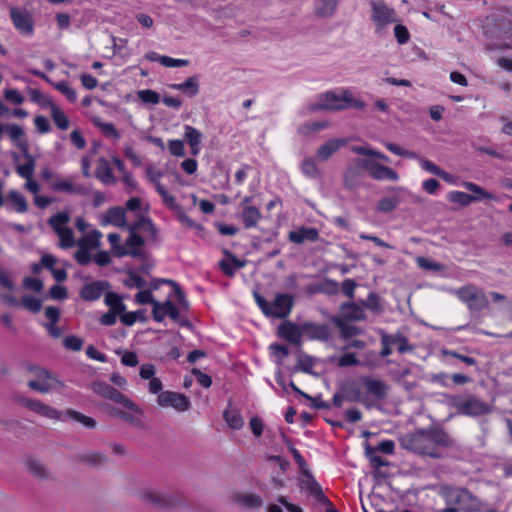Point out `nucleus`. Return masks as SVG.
Segmentation results:
<instances>
[{
    "mask_svg": "<svg viewBox=\"0 0 512 512\" xmlns=\"http://www.w3.org/2000/svg\"><path fill=\"white\" fill-rule=\"evenodd\" d=\"M347 144L345 139L334 138L330 139L324 144H322L316 151V159L325 162L327 161L334 153L339 151L342 147Z\"/></svg>",
    "mask_w": 512,
    "mask_h": 512,
    "instance_id": "23",
    "label": "nucleus"
},
{
    "mask_svg": "<svg viewBox=\"0 0 512 512\" xmlns=\"http://www.w3.org/2000/svg\"><path fill=\"white\" fill-rule=\"evenodd\" d=\"M51 187L55 191L66 192L70 194H83L85 189L81 185H75L72 181L67 179H56Z\"/></svg>",
    "mask_w": 512,
    "mask_h": 512,
    "instance_id": "36",
    "label": "nucleus"
},
{
    "mask_svg": "<svg viewBox=\"0 0 512 512\" xmlns=\"http://www.w3.org/2000/svg\"><path fill=\"white\" fill-rule=\"evenodd\" d=\"M371 7V20L375 26V33L382 34L386 31L387 27L391 24L398 22L397 12L389 7L382 0H372Z\"/></svg>",
    "mask_w": 512,
    "mask_h": 512,
    "instance_id": "3",
    "label": "nucleus"
},
{
    "mask_svg": "<svg viewBox=\"0 0 512 512\" xmlns=\"http://www.w3.org/2000/svg\"><path fill=\"white\" fill-rule=\"evenodd\" d=\"M26 465L28 470L37 477L45 478L49 474L46 467L37 460H28Z\"/></svg>",
    "mask_w": 512,
    "mask_h": 512,
    "instance_id": "58",
    "label": "nucleus"
},
{
    "mask_svg": "<svg viewBox=\"0 0 512 512\" xmlns=\"http://www.w3.org/2000/svg\"><path fill=\"white\" fill-rule=\"evenodd\" d=\"M23 153L27 162L25 164L18 165L16 167V172L21 178L28 179L33 177L36 163L34 157L30 155L28 151Z\"/></svg>",
    "mask_w": 512,
    "mask_h": 512,
    "instance_id": "40",
    "label": "nucleus"
},
{
    "mask_svg": "<svg viewBox=\"0 0 512 512\" xmlns=\"http://www.w3.org/2000/svg\"><path fill=\"white\" fill-rule=\"evenodd\" d=\"M184 138L190 146L191 154L198 155L201 150L202 133L190 125H185Z\"/></svg>",
    "mask_w": 512,
    "mask_h": 512,
    "instance_id": "29",
    "label": "nucleus"
},
{
    "mask_svg": "<svg viewBox=\"0 0 512 512\" xmlns=\"http://www.w3.org/2000/svg\"><path fill=\"white\" fill-rule=\"evenodd\" d=\"M105 304L109 306L110 312L118 314L120 317L126 310V306L122 298L115 292H107L105 294Z\"/></svg>",
    "mask_w": 512,
    "mask_h": 512,
    "instance_id": "38",
    "label": "nucleus"
},
{
    "mask_svg": "<svg viewBox=\"0 0 512 512\" xmlns=\"http://www.w3.org/2000/svg\"><path fill=\"white\" fill-rule=\"evenodd\" d=\"M157 403L163 408L171 407L178 412L187 411L190 407L188 397L173 391L161 392L157 397Z\"/></svg>",
    "mask_w": 512,
    "mask_h": 512,
    "instance_id": "14",
    "label": "nucleus"
},
{
    "mask_svg": "<svg viewBox=\"0 0 512 512\" xmlns=\"http://www.w3.org/2000/svg\"><path fill=\"white\" fill-rule=\"evenodd\" d=\"M362 306H363V308L366 307L375 313H380L382 311L379 297L373 292L368 294V296H367L366 300L363 302Z\"/></svg>",
    "mask_w": 512,
    "mask_h": 512,
    "instance_id": "60",
    "label": "nucleus"
},
{
    "mask_svg": "<svg viewBox=\"0 0 512 512\" xmlns=\"http://www.w3.org/2000/svg\"><path fill=\"white\" fill-rule=\"evenodd\" d=\"M261 217L259 209L255 206H245L241 209V219L246 229L256 227Z\"/></svg>",
    "mask_w": 512,
    "mask_h": 512,
    "instance_id": "35",
    "label": "nucleus"
},
{
    "mask_svg": "<svg viewBox=\"0 0 512 512\" xmlns=\"http://www.w3.org/2000/svg\"><path fill=\"white\" fill-rule=\"evenodd\" d=\"M224 419L228 426L235 430L242 428L244 424L242 416L236 410H226L224 412Z\"/></svg>",
    "mask_w": 512,
    "mask_h": 512,
    "instance_id": "47",
    "label": "nucleus"
},
{
    "mask_svg": "<svg viewBox=\"0 0 512 512\" xmlns=\"http://www.w3.org/2000/svg\"><path fill=\"white\" fill-rule=\"evenodd\" d=\"M156 191L161 196L162 201L166 207L174 211L180 208V206L176 202L175 197L168 192L164 185L157 187Z\"/></svg>",
    "mask_w": 512,
    "mask_h": 512,
    "instance_id": "49",
    "label": "nucleus"
},
{
    "mask_svg": "<svg viewBox=\"0 0 512 512\" xmlns=\"http://www.w3.org/2000/svg\"><path fill=\"white\" fill-rule=\"evenodd\" d=\"M363 384L366 391L376 399L382 400L387 397L390 387L382 380L364 377Z\"/></svg>",
    "mask_w": 512,
    "mask_h": 512,
    "instance_id": "25",
    "label": "nucleus"
},
{
    "mask_svg": "<svg viewBox=\"0 0 512 512\" xmlns=\"http://www.w3.org/2000/svg\"><path fill=\"white\" fill-rule=\"evenodd\" d=\"M171 88L186 93L190 97H194L199 92V76H190L182 83L172 84Z\"/></svg>",
    "mask_w": 512,
    "mask_h": 512,
    "instance_id": "34",
    "label": "nucleus"
},
{
    "mask_svg": "<svg viewBox=\"0 0 512 512\" xmlns=\"http://www.w3.org/2000/svg\"><path fill=\"white\" fill-rule=\"evenodd\" d=\"M452 405L459 414L470 417H478L492 412V406L474 396L454 397Z\"/></svg>",
    "mask_w": 512,
    "mask_h": 512,
    "instance_id": "5",
    "label": "nucleus"
},
{
    "mask_svg": "<svg viewBox=\"0 0 512 512\" xmlns=\"http://www.w3.org/2000/svg\"><path fill=\"white\" fill-rule=\"evenodd\" d=\"M462 186L474 194L471 195L472 197H477L475 198V202L479 201L482 198L490 200L494 199L493 194L489 193L488 191H486L485 189H483L482 187L473 182H463Z\"/></svg>",
    "mask_w": 512,
    "mask_h": 512,
    "instance_id": "44",
    "label": "nucleus"
},
{
    "mask_svg": "<svg viewBox=\"0 0 512 512\" xmlns=\"http://www.w3.org/2000/svg\"><path fill=\"white\" fill-rule=\"evenodd\" d=\"M303 336L310 340L325 341L330 336V329L325 324H317L314 322H304L302 324Z\"/></svg>",
    "mask_w": 512,
    "mask_h": 512,
    "instance_id": "22",
    "label": "nucleus"
},
{
    "mask_svg": "<svg viewBox=\"0 0 512 512\" xmlns=\"http://www.w3.org/2000/svg\"><path fill=\"white\" fill-rule=\"evenodd\" d=\"M144 497L147 501L154 505L165 506L168 504L166 496L157 490H149L145 492Z\"/></svg>",
    "mask_w": 512,
    "mask_h": 512,
    "instance_id": "57",
    "label": "nucleus"
},
{
    "mask_svg": "<svg viewBox=\"0 0 512 512\" xmlns=\"http://www.w3.org/2000/svg\"><path fill=\"white\" fill-rule=\"evenodd\" d=\"M137 96L144 104L156 105L160 102V95L151 89L139 90Z\"/></svg>",
    "mask_w": 512,
    "mask_h": 512,
    "instance_id": "51",
    "label": "nucleus"
},
{
    "mask_svg": "<svg viewBox=\"0 0 512 512\" xmlns=\"http://www.w3.org/2000/svg\"><path fill=\"white\" fill-rule=\"evenodd\" d=\"M62 415L64 418V422L70 420L79 423L80 425L88 429H94L97 425L96 421L93 418L86 416L73 409H67L62 413Z\"/></svg>",
    "mask_w": 512,
    "mask_h": 512,
    "instance_id": "31",
    "label": "nucleus"
},
{
    "mask_svg": "<svg viewBox=\"0 0 512 512\" xmlns=\"http://www.w3.org/2000/svg\"><path fill=\"white\" fill-rule=\"evenodd\" d=\"M342 317L350 321H360L365 318V311L362 305L356 303H345L341 305Z\"/></svg>",
    "mask_w": 512,
    "mask_h": 512,
    "instance_id": "33",
    "label": "nucleus"
},
{
    "mask_svg": "<svg viewBox=\"0 0 512 512\" xmlns=\"http://www.w3.org/2000/svg\"><path fill=\"white\" fill-rule=\"evenodd\" d=\"M177 211V218L180 221V223L187 227L196 230V232L203 231V226L197 222H195L193 219H191L182 209L181 207L176 210Z\"/></svg>",
    "mask_w": 512,
    "mask_h": 512,
    "instance_id": "52",
    "label": "nucleus"
},
{
    "mask_svg": "<svg viewBox=\"0 0 512 512\" xmlns=\"http://www.w3.org/2000/svg\"><path fill=\"white\" fill-rule=\"evenodd\" d=\"M63 345L68 350L80 351L83 346V341L81 338L71 335L63 339Z\"/></svg>",
    "mask_w": 512,
    "mask_h": 512,
    "instance_id": "63",
    "label": "nucleus"
},
{
    "mask_svg": "<svg viewBox=\"0 0 512 512\" xmlns=\"http://www.w3.org/2000/svg\"><path fill=\"white\" fill-rule=\"evenodd\" d=\"M109 283L107 281H93L83 286L80 291V296L85 301L98 300L108 289Z\"/></svg>",
    "mask_w": 512,
    "mask_h": 512,
    "instance_id": "20",
    "label": "nucleus"
},
{
    "mask_svg": "<svg viewBox=\"0 0 512 512\" xmlns=\"http://www.w3.org/2000/svg\"><path fill=\"white\" fill-rule=\"evenodd\" d=\"M100 224L102 226L112 225L120 228L125 227L127 225L125 210L121 207H112L108 209L101 216Z\"/></svg>",
    "mask_w": 512,
    "mask_h": 512,
    "instance_id": "24",
    "label": "nucleus"
},
{
    "mask_svg": "<svg viewBox=\"0 0 512 512\" xmlns=\"http://www.w3.org/2000/svg\"><path fill=\"white\" fill-rule=\"evenodd\" d=\"M301 171L308 178L317 179L321 176L316 160L312 157L305 158L302 161Z\"/></svg>",
    "mask_w": 512,
    "mask_h": 512,
    "instance_id": "41",
    "label": "nucleus"
},
{
    "mask_svg": "<svg viewBox=\"0 0 512 512\" xmlns=\"http://www.w3.org/2000/svg\"><path fill=\"white\" fill-rule=\"evenodd\" d=\"M93 124L98 127L105 136L111 137L115 140L120 138V134L112 123L103 122L99 117L92 119Z\"/></svg>",
    "mask_w": 512,
    "mask_h": 512,
    "instance_id": "43",
    "label": "nucleus"
},
{
    "mask_svg": "<svg viewBox=\"0 0 512 512\" xmlns=\"http://www.w3.org/2000/svg\"><path fill=\"white\" fill-rule=\"evenodd\" d=\"M293 307V298L288 294H277L269 303L265 315L274 318H286Z\"/></svg>",
    "mask_w": 512,
    "mask_h": 512,
    "instance_id": "15",
    "label": "nucleus"
},
{
    "mask_svg": "<svg viewBox=\"0 0 512 512\" xmlns=\"http://www.w3.org/2000/svg\"><path fill=\"white\" fill-rule=\"evenodd\" d=\"M144 239L136 233L135 227H130V235L123 244L124 250H119V257L131 256L142 257Z\"/></svg>",
    "mask_w": 512,
    "mask_h": 512,
    "instance_id": "17",
    "label": "nucleus"
},
{
    "mask_svg": "<svg viewBox=\"0 0 512 512\" xmlns=\"http://www.w3.org/2000/svg\"><path fill=\"white\" fill-rule=\"evenodd\" d=\"M416 263L417 265L421 268V269H424V270H431V271H440L442 270V265L437 263V262H434V261H431L429 260L428 258L426 257H417L416 258Z\"/></svg>",
    "mask_w": 512,
    "mask_h": 512,
    "instance_id": "62",
    "label": "nucleus"
},
{
    "mask_svg": "<svg viewBox=\"0 0 512 512\" xmlns=\"http://www.w3.org/2000/svg\"><path fill=\"white\" fill-rule=\"evenodd\" d=\"M358 165L375 180L398 181L399 175L393 169L372 160H361Z\"/></svg>",
    "mask_w": 512,
    "mask_h": 512,
    "instance_id": "13",
    "label": "nucleus"
},
{
    "mask_svg": "<svg viewBox=\"0 0 512 512\" xmlns=\"http://www.w3.org/2000/svg\"><path fill=\"white\" fill-rule=\"evenodd\" d=\"M159 283L158 280H156L155 282L152 283L151 285V289H148V290H140L136 295H135V301L138 303V304H152V306L154 307V303L155 302H158L157 300L154 299L153 295H152V291L151 290H156L158 289L159 287Z\"/></svg>",
    "mask_w": 512,
    "mask_h": 512,
    "instance_id": "42",
    "label": "nucleus"
},
{
    "mask_svg": "<svg viewBox=\"0 0 512 512\" xmlns=\"http://www.w3.org/2000/svg\"><path fill=\"white\" fill-rule=\"evenodd\" d=\"M5 131L8 133L10 139L15 145L23 152H27L28 143L23 139L24 130L17 124H8L5 126Z\"/></svg>",
    "mask_w": 512,
    "mask_h": 512,
    "instance_id": "32",
    "label": "nucleus"
},
{
    "mask_svg": "<svg viewBox=\"0 0 512 512\" xmlns=\"http://www.w3.org/2000/svg\"><path fill=\"white\" fill-rule=\"evenodd\" d=\"M400 443L406 450L431 458H440L453 445L449 435L440 428L420 429L401 437Z\"/></svg>",
    "mask_w": 512,
    "mask_h": 512,
    "instance_id": "1",
    "label": "nucleus"
},
{
    "mask_svg": "<svg viewBox=\"0 0 512 512\" xmlns=\"http://www.w3.org/2000/svg\"><path fill=\"white\" fill-rule=\"evenodd\" d=\"M233 501L240 507L247 509L258 508L263 504L262 498L255 493H235L233 496Z\"/></svg>",
    "mask_w": 512,
    "mask_h": 512,
    "instance_id": "28",
    "label": "nucleus"
},
{
    "mask_svg": "<svg viewBox=\"0 0 512 512\" xmlns=\"http://www.w3.org/2000/svg\"><path fill=\"white\" fill-rule=\"evenodd\" d=\"M152 316L156 322H162L164 318L168 316L173 321L183 324L179 310L169 299L164 302H155L152 309Z\"/></svg>",
    "mask_w": 512,
    "mask_h": 512,
    "instance_id": "18",
    "label": "nucleus"
},
{
    "mask_svg": "<svg viewBox=\"0 0 512 512\" xmlns=\"http://www.w3.org/2000/svg\"><path fill=\"white\" fill-rule=\"evenodd\" d=\"M158 282L170 284L173 287V291H174L175 297H176L179 305L185 309H187L189 307V303H188L183 291L181 290V288L179 287V285L177 283H175L172 280H168V279H158Z\"/></svg>",
    "mask_w": 512,
    "mask_h": 512,
    "instance_id": "53",
    "label": "nucleus"
},
{
    "mask_svg": "<svg viewBox=\"0 0 512 512\" xmlns=\"http://www.w3.org/2000/svg\"><path fill=\"white\" fill-rule=\"evenodd\" d=\"M20 304H22L27 310L33 313L39 312L42 307L41 300L33 296L23 297Z\"/></svg>",
    "mask_w": 512,
    "mask_h": 512,
    "instance_id": "59",
    "label": "nucleus"
},
{
    "mask_svg": "<svg viewBox=\"0 0 512 512\" xmlns=\"http://www.w3.org/2000/svg\"><path fill=\"white\" fill-rule=\"evenodd\" d=\"M319 233L315 228L301 227L289 233V240L295 244H301L305 241H316Z\"/></svg>",
    "mask_w": 512,
    "mask_h": 512,
    "instance_id": "30",
    "label": "nucleus"
},
{
    "mask_svg": "<svg viewBox=\"0 0 512 512\" xmlns=\"http://www.w3.org/2000/svg\"><path fill=\"white\" fill-rule=\"evenodd\" d=\"M19 402L24 407L30 409L31 411L35 412L36 414L42 417H45L50 420L64 422V418L62 415L63 412L39 400L22 397L19 399Z\"/></svg>",
    "mask_w": 512,
    "mask_h": 512,
    "instance_id": "12",
    "label": "nucleus"
},
{
    "mask_svg": "<svg viewBox=\"0 0 512 512\" xmlns=\"http://www.w3.org/2000/svg\"><path fill=\"white\" fill-rule=\"evenodd\" d=\"M45 316L48 322L44 323L43 327L51 337L60 338L64 333V330L58 326L60 310L54 306H48L45 308Z\"/></svg>",
    "mask_w": 512,
    "mask_h": 512,
    "instance_id": "19",
    "label": "nucleus"
},
{
    "mask_svg": "<svg viewBox=\"0 0 512 512\" xmlns=\"http://www.w3.org/2000/svg\"><path fill=\"white\" fill-rule=\"evenodd\" d=\"M34 377L27 383L28 387L34 391L47 394L52 391L63 388V383L47 370L35 367L31 369Z\"/></svg>",
    "mask_w": 512,
    "mask_h": 512,
    "instance_id": "6",
    "label": "nucleus"
},
{
    "mask_svg": "<svg viewBox=\"0 0 512 512\" xmlns=\"http://www.w3.org/2000/svg\"><path fill=\"white\" fill-rule=\"evenodd\" d=\"M102 233L94 229L76 241L78 250L74 254L75 260L80 265H88L91 262L90 251L98 249L101 246Z\"/></svg>",
    "mask_w": 512,
    "mask_h": 512,
    "instance_id": "8",
    "label": "nucleus"
},
{
    "mask_svg": "<svg viewBox=\"0 0 512 512\" xmlns=\"http://www.w3.org/2000/svg\"><path fill=\"white\" fill-rule=\"evenodd\" d=\"M393 345H397L399 353L411 352L414 347L409 343L408 339L402 334L392 335Z\"/></svg>",
    "mask_w": 512,
    "mask_h": 512,
    "instance_id": "55",
    "label": "nucleus"
},
{
    "mask_svg": "<svg viewBox=\"0 0 512 512\" xmlns=\"http://www.w3.org/2000/svg\"><path fill=\"white\" fill-rule=\"evenodd\" d=\"M447 503L457 506L461 512L479 511V501L469 491L460 489L448 495Z\"/></svg>",
    "mask_w": 512,
    "mask_h": 512,
    "instance_id": "10",
    "label": "nucleus"
},
{
    "mask_svg": "<svg viewBox=\"0 0 512 512\" xmlns=\"http://www.w3.org/2000/svg\"><path fill=\"white\" fill-rule=\"evenodd\" d=\"M460 301L465 303L470 311L480 312L489 306V300L483 289L474 285H466L456 291Z\"/></svg>",
    "mask_w": 512,
    "mask_h": 512,
    "instance_id": "7",
    "label": "nucleus"
},
{
    "mask_svg": "<svg viewBox=\"0 0 512 512\" xmlns=\"http://www.w3.org/2000/svg\"><path fill=\"white\" fill-rule=\"evenodd\" d=\"M8 200L14 204L15 210L18 213H24L27 211V209H28L27 201H26L25 197L18 191L11 190L8 193Z\"/></svg>",
    "mask_w": 512,
    "mask_h": 512,
    "instance_id": "46",
    "label": "nucleus"
},
{
    "mask_svg": "<svg viewBox=\"0 0 512 512\" xmlns=\"http://www.w3.org/2000/svg\"><path fill=\"white\" fill-rule=\"evenodd\" d=\"M96 177L104 184L111 185L116 182L112 169L105 159H101L95 171Z\"/></svg>",
    "mask_w": 512,
    "mask_h": 512,
    "instance_id": "37",
    "label": "nucleus"
},
{
    "mask_svg": "<svg viewBox=\"0 0 512 512\" xmlns=\"http://www.w3.org/2000/svg\"><path fill=\"white\" fill-rule=\"evenodd\" d=\"M390 195L381 198L376 206V210L381 213H390L394 211L402 201L403 194L408 193L403 187H390Z\"/></svg>",
    "mask_w": 512,
    "mask_h": 512,
    "instance_id": "16",
    "label": "nucleus"
},
{
    "mask_svg": "<svg viewBox=\"0 0 512 512\" xmlns=\"http://www.w3.org/2000/svg\"><path fill=\"white\" fill-rule=\"evenodd\" d=\"M9 14L15 29L26 37H32L34 34V21L32 14L19 7H11Z\"/></svg>",
    "mask_w": 512,
    "mask_h": 512,
    "instance_id": "9",
    "label": "nucleus"
},
{
    "mask_svg": "<svg viewBox=\"0 0 512 512\" xmlns=\"http://www.w3.org/2000/svg\"><path fill=\"white\" fill-rule=\"evenodd\" d=\"M394 36L401 45L406 44L410 40L408 29L402 24H396L394 27Z\"/></svg>",
    "mask_w": 512,
    "mask_h": 512,
    "instance_id": "61",
    "label": "nucleus"
},
{
    "mask_svg": "<svg viewBox=\"0 0 512 512\" xmlns=\"http://www.w3.org/2000/svg\"><path fill=\"white\" fill-rule=\"evenodd\" d=\"M328 127V123L324 121H315L302 125L299 133L303 136H310Z\"/></svg>",
    "mask_w": 512,
    "mask_h": 512,
    "instance_id": "48",
    "label": "nucleus"
},
{
    "mask_svg": "<svg viewBox=\"0 0 512 512\" xmlns=\"http://www.w3.org/2000/svg\"><path fill=\"white\" fill-rule=\"evenodd\" d=\"M278 334L294 345H300L303 336L302 324L297 325L291 321L283 322L278 328Z\"/></svg>",
    "mask_w": 512,
    "mask_h": 512,
    "instance_id": "21",
    "label": "nucleus"
},
{
    "mask_svg": "<svg viewBox=\"0 0 512 512\" xmlns=\"http://www.w3.org/2000/svg\"><path fill=\"white\" fill-rule=\"evenodd\" d=\"M123 283L128 288L142 289L146 286V281L134 272H129Z\"/></svg>",
    "mask_w": 512,
    "mask_h": 512,
    "instance_id": "56",
    "label": "nucleus"
},
{
    "mask_svg": "<svg viewBox=\"0 0 512 512\" xmlns=\"http://www.w3.org/2000/svg\"><path fill=\"white\" fill-rule=\"evenodd\" d=\"M302 475V483L311 493L315 495L321 493V488L317 481L312 476L311 471L309 469L306 470V473H302Z\"/></svg>",
    "mask_w": 512,
    "mask_h": 512,
    "instance_id": "54",
    "label": "nucleus"
},
{
    "mask_svg": "<svg viewBox=\"0 0 512 512\" xmlns=\"http://www.w3.org/2000/svg\"><path fill=\"white\" fill-rule=\"evenodd\" d=\"M123 408H113L112 413L126 422L141 427L143 424V411L128 397L120 404Z\"/></svg>",
    "mask_w": 512,
    "mask_h": 512,
    "instance_id": "11",
    "label": "nucleus"
},
{
    "mask_svg": "<svg viewBox=\"0 0 512 512\" xmlns=\"http://www.w3.org/2000/svg\"><path fill=\"white\" fill-rule=\"evenodd\" d=\"M146 175L148 180L154 185L155 189L162 185L160 179L163 176V172L161 170L150 166L146 169Z\"/></svg>",
    "mask_w": 512,
    "mask_h": 512,
    "instance_id": "64",
    "label": "nucleus"
},
{
    "mask_svg": "<svg viewBox=\"0 0 512 512\" xmlns=\"http://www.w3.org/2000/svg\"><path fill=\"white\" fill-rule=\"evenodd\" d=\"M476 197H472L470 194H467L462 191H451L447 194V199L450 202L458 203L461 206H468L472 202H475Z\"/></svg>",
    "mask_w": 512,
    "mask_h": 512,
    "instance_id": "45",
    "label": "nucleus"
},
{
    "mask_svg": "<svg viewBox=\"0 0 512 512\" xmlns=\"http://www.w3.org/2000/svg\"><path fill=\"white\" fill-rule=\"evenodd\" d=\"M42 106L50 109L51 118L58 129L67 130L69 128L70 123L67 116L51 98H45Z\"/></svg>",
    "mask_w": 512,
    "mask_h": 512,
    "instance_id": "26",
    "label": "nucleus"
},
{
    "mask_svg": "<svg viewBox=\"0 0 512 512\" xmlns=\"http://www.w3.org/2000/svg\"><path fill=\"white\" fill-rule=\"evenodd\" d=\"M339 0H319L315 13L319 17L328 18L335 14Z\"/></svg>",
    "mask_w": 512,
    "mask_h": 512,
    "instance_id": "39",
    "label": "nucleus"
},
{
    "mask_svg": "<svg viewBox=\"0 0 512 512\" xmlns=\"http://www.w3.org/2000/svg\"><path fill=\"white\" fill-rule=\"evenodd\" d=\"M94 393L121 404L127 397L105 382H95L92 385Z\"/></svg>",
    "mask_w": 512,
    "mask_h": 512,
    "instance_id": "27",
    "label": "nucleus"
},
{
    "mask_svg": "<svg viewBox=\"0 0 512 512\" xmlns=\"http://www.w3.org/2000/svg\"><path fill=\"white\" fill-rule=\"evenodd\" d=\"M53 87L64 95L68 101L75 102L77 100L76 91L68 85L65 81L52 82Z\"/></svg>",
    "mask_w": 512,
    "mask_h": 512,
    "instance_id": "50",
    "label": "nucleus"
},
{
    "mask_svg": "<svg viewBox=\"0 0 512 512\" xmlns=\"http://www.w3.org/2000/svg\"><path fill=\"white\" fill-rule=\"evenodd\" d=\"M365 102L354 96L349 88L339 87L318 95L315 103L311 105L312 111H341L347 108L362 110Z\"/></svg>",
    "mask_w": 512,
    "mask_h": 512,
    "instance_id": "2",
    "label": "nucleus"
},
{
    "mask_svg": "<svg viewBox=\"0 0 512 512\" xmlns=\"http://www.w3.org/2000/svg\"><path fill=\"white\" fill-rule=\"evenodd\" d=\"M69 222L70 215L66 212H58L48 219V224L58 236V244L62 249H69L76 246L74 232L68 226Z\"/></svg>",
    "mask_w": 512,
    "mask_h": 512,
    "instance_id": "4",
    "label": "nucleus"
}]
</instances>
